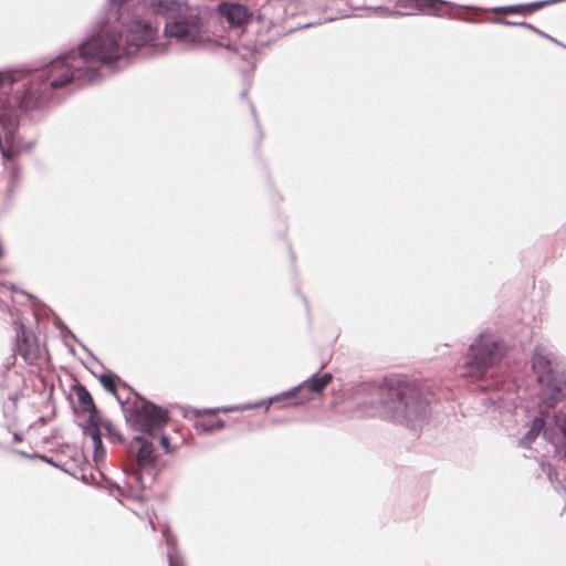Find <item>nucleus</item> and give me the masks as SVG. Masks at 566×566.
Here are the masks:
<instances>
[{
	"mask_svg": "<svg viewBox=\"0 0 566 566\" xmlns=\"http://www.w3.org/2000/svg\"><path fill=\"white\" fill-rule=\"evenodd\" d=\"M154 36L153 27L140 20L126 25L125 36L109 19L101 22L98 31L82 42L76 52L62 53L53 60L38 63V108L52 98L48 96V90L56 91L70 83L77 86L95 83L102 77V66L112 71L123 70L139 50L147 55L165 53L166 45H148Z\"/></svg>",
	"mask_w": 566,
	"mask_h": 566,
	"instance_id": "f257e3e1",
	"label": "nucleus"
},
{
	"mask_svg": "<svg viewBox=\"0 0 566 566\" xmlns=\"http://www.w3.org/2000/svg\"><path fill=\"white\" fill-rule=\"evenodd\" d=\"M371 415L378 413L411 429L420 428L428 416V401L415 384L400 377H388L378 386H369Z\"/></svg>",
	"mask_w": 566,
	"mask_h": 566,
	"instance_id": "f03ea898",
	"label": "nucleus"
},
{
	"mask_svg": "<svg viewBox=\"0 0 566 566\" xmlns=\"http://www.w3.org/2000/svg\"><path fill=\"white\" fill-rule=\"evenodd\" d=\"M34 67H20L0 71V154L12 160L17 151L11 144L18 128L19 112L35 107V90L32 76Z\"/></svg>",
	"mask_w": 566,
	"mask_h": 566,
	"instance_id": "7ed1b4c3",
	"label": "nucleus"
},
{
	"mask_svg": "<svg viewBox=\"0 0 566 566\" xmlns=\"http://www.w3.org/2000/svg\"><path fill=\"white\" fill-rule=\"evenodd\" d=\"M155 12L166 17L165 35L176 42L200 45L205 42L198 10L180 0H147Z\"/></svg>",
	"mask_w": 566,
	"mask_h": 566,
	"instance_id": "20e7f679",
	"label": "nucleus"
},
{
	"mask_svg": "<svg viewBox=\"0 0 566 566\" xmlns=\"http://www.w3.org/2000/svg\"><path fill=\"white\" fill-rule=\"evenodd\" d=\"M98 379L103 387L115 395L123 406L126 421L130 423L134 430L154 436L163 429L168 419L167 410L147 401L137 394H135L136 399L133 402L122 400L116 392L117 376L112 371L102 374Z\"/></svg>",
	"mask_w": 566,
	"mask_h": 566,
	"instance_id": "39448f33",
	"label": "nucleus"
},
{
	"mask_svg": "<svg viewBox=\"0 0 566 566\" xmlns=\"http://www.w3.org/2000/svg\"><path fill=\"white\" fill-rule=\"evenodd\" d=\"M505 354V344L495 336L481 333L470 345L464 363V376L480 379L499 364Z\"/></svg>",
	"mask_w": 566,
	"mask_h": 566,
	"instance_id": "423d86ee",
	"label": "nucleus"
},
{
	"mask_svg": "<svg viewBox=\"0 0 566 566\" xmlns=\"http://www.w3.org/2000/svg\"><path fill=\"white\" fill-rule=\"evenodd\" d=\"M333 379V376L331 373H325L323 375L314 374L311 378L304 380L302 384H300L297 387H294L293 389L285 391L281 395H276L274 397L269 398L266 401H261L254 405H244V406H233V407H222L218 409H205V410H197V415L201 413H213L216 411H222V412H231V411H244L249 410L251 408L261 407L264 405H270L272 402L280 401L281 399H289L293 398L296 395H300L297 398V403L305 402L311 399V395H319L322 394L325 388L331 384Z\"/></svg>",
	"mask_w": 566,
	"mask_h": 566,
	"instance_id": "0eeeda50",
	"label": "nucleus"
},
{
	"mask_svg": "<svg viewBox=\"0 0 566 566\" xmlns=\"http://www.w3.org/2000/svg\"><path fill=\"white\" fill-rule=\"evenodd\" d=\"M129 453L135 457L138 470L135 468L130 469L128 474V483L138 485L140 490L146 488L144 481V473H148L153 479V470L156 464L155 448L151 442L143 437H135L129 443Z\"/></svg>",
	"mask_w": 566,
	"mask_h": 566,
	"instance_id": "6e6552de",
	"label": "nucleus"
},
{
	"mask_svg": "<svg viewBox=\"0 0 566 566\" xmlns=\"http://www.w3.org/2000/svg\"><path fill=\"white\" fill-rule=\"evenodd\" d=\"M75 395L78 403L83 408V411L88 415L87 424L83 427V432L92 441V447L94 449V460L99 462L104 460L106 455V449L103 446L101 430L97 423V408L93 401L92 395L83 385H77L75 387Z\"/></svg>",
	"mask_w": 566,
	"mask_h": 566,
	"instance_id": "1a4fd4ad",
	"label": "nucleus"
},
{
	"mask_svg": "<svg viewBox=\"0 0 566 566\" xmlns=\"http://www.w3.org/2000/svg\"><path fill=\"white\" fill-rule=\"evenodd\" d=\"M538 382L541 385L539 406L553 408L566 397V378L563 375L556 374Z\"/></svg>",
	"mask_w": 566,
	"mask_h": 566,
	"instance_id": "9d476101",
	"label": "nucleus"
},
{
	"mask_svg": "<svg viewBox=\"0 0 566 566\" xmlns=\"http://www.w3.org/2000/svg\"><path fill=\"white\" fill-rule=\"evenodd\" d=\"M397 3L405 8L413 9L416 13H423L436 17H446L447 7L453 8L454 4L452 2H448L444 0H397ZM400 14V12H396ZM411 13H401V15H410Z\"/></svg>",
	"mask_w": 566,
	"mask_h": 566,
	"instance_id": "9b49d317",
	"label": "nucleus"
},
{
	"mask_svg": "<svg viewBox=\"0 0 566 566\" xmlns=\"http://www.w3.org/2000/svg\"><path fill=\"white\" fill-rule=\"evenodd\" d=\"M13 326L15 331L14 353L20 355L27 364L32 366L35 364V353L31 350L25 325L22 321L15 318Z\"/></svg>",
	"mask_w": 566,
	"mask_h": 566,
	"instance_id": "f8f14e48",
	"label": "nucleus"
},
{
	"mask_svg": "<svg viewBox=\"0 0 566 566\" xmlns=\"http://www.w3.org/2000/svg\"><path fill=\"white\" fill-rule=\"evenodd\" d=\"M546 440L555 448V452L566 460V412H562L552 431H545Z\"/></svg>",
	"mask_w": 566,
	"mask_h": 566,
	"instance_id": "ddd939ff",
	"label": "nucleus"
},
{
	"mask_svg": "<svg viewBox=\"0 0 566 566\" xmlns=\"http://www.w3.org/2000/svg\"><path fill=\"white\" fill-rule=\"evenodd\" d=\"M532 368L537 375V380H546L547 377L556 375L553 371L552 354L545 349L536 348L532 356Z\"/></svg>",
	"mask_w": 566,
	"mask_h": 566,
	"instance_id": "4468645a",
	"label": "nucleus"
},
{
	"mask_svg": "<svg viewBox=\"0 0 566 566\" xmlns=\"http://www.w3.org/2000/svg\"><path fill=\"white\" fill-rule=\"evenodd\" d=\"M219 11L227 18L231 27L244 24L252 15L245 6L239 3H223L219 7Z\"/></svg>",
	"mask_w": 566,
	"mask_h": 566,
	"instance_id": "2eb2a0df",
	"label": "nucleus"
},
{
	"mask_svg": "<svg viewBox=\"0 0 566 566\" xmlns=\"http://www.w3.org/2000/svg\"><path fill=\"white\" fill-rule=\"evenodd\" d=\"M545 421L541 417H536L533 419L530 429L523 436V438L520 439L518 446L522 448H528L531 443L537 438V436L543 431L544 438L545 437Z\"/></svg>",
	"mask_w": 566,
	"mask_h": 566,
	"instance_id": "dca6fc26",
	"label": "nucleus"
},
{
	"mask_svg": "<svg viewBox=\"0 0 566 566\" xmlns=\"http://www.w3.org/2000/svg\"><path fill=\"white\" fill-rule=\"evenodd\" d=\"M97 423L101 430V434L104 433L107 436L108 440L113 443L122 442L123 436L117 430V428L108 420H102L97 417Z\"/></svg>",
	"mask_w": 566,
	"mask_h": 566,
	"instance_id": "f3484780",
	"label": "nucleus"
},
{
	"mask_svg": "<svg viewBox=\"0 0 566 566\" xmlns=\"http://www.w3.org/2000/svg\"><path fill=\"white\" fill-rule=\"evenodd\" d=\"M53 389L52 384H49L44 377L38 375V400L41 399L50 402Z\"/></svg>",
	"mask_w": 566,
	"mask_h": 566,
	"instance_id": "a211bd4d",
	"label": "nucleus"
},
{
	"mask_svg": "<svg viewBox=\"0 0 566 566\" xmlns=\"http://www.w3.org/2000/svg\"><path fill=\"white\" fill-rule=\"evenodd\" d=\"M501 23L503 24H506V25H518V27H523V28H526L531 31H533L534 33H536L537 35L542 36V38H545L552 42H554L555 44L557 45H560V46H564L559 41H557L555 38L551 36L549 34L538 30L536 27H534L533 24H530L527 22H511V21H507V20H504V19H500L499 20Z\"/></svg>",
	"mask_w": 566,
	"mask_h": 566,
	"instance_id": "6ab92c4d",
	"label": "nucleus"
},
{
	"mask_svg": "<svg viewBox=\"0 0 566 566\" xmlns=\"http://www.w3.org/2000/svg\"><path fill=\"white\" fill-rule=\"evenodd\" d=\"M196 429L201 433L211 432L213 430H220L224 427V421L219 419L217 421L197 420L195 423Z\"/></svg>",
	"mask_w": 566,
	"mask_h": 566,
	"instance_id": "aec40b11",
	"label": "nucleus"
},
{
	"mask_svg": "<svg viewBox=\"0 0 566 566\" xmlns=\"http://www.w3.org/2000/svg\"><path fill=\"white\" fill-rule=\"evenodd\" d=\"M543 467V471L546 472L547 474V478L548 480L552 482L553 486L556 489V490H559V488L562 486L560 482L558 481L557 479V473L556 471L554 470V468L551 465V464H542Z\"/></svg>",
	"mask_w": 566,
	"mask_h": 566,
	"instance_id": "412c9836",
	"label": "nucleus"
},
{
	"mask_svg": "<svg viewBox=\"0 0 566 566\" xmlns=\"http://www.w3.org/2000/svg\"><path fill=\"white\" fill-rule=\"evenodd\" d=\"M1 289H7V290H9V291H11V292H14V293H21V294H23V295H27L30 300L35 298V296H34L33 294H31V293H28V292H24V291L20 290V289L18 287V285H15V284H13V283H4V282H0V290H1Z\"/></svg>",
	"mask_w": 566,
	"mask_h": 566,
	"instance_id": "4be33fe9",
	"label": "nucleus"
},
{
	"mask_svg": "<svg viewBox=\"0 0 566 566\" xmlns=\"http://www.w3.org/2000/svg\"><path fill=\"white\" fill-rule=\"evenodd\" d=\"M169 566H185V563L180 556H178L175 549L168 551Z\"/></svg>",
	"mask_w": 566,
	"mask_h": 566,
	"instance_id": "5701e85b",
	"label": "nucleus"
},
{
	"mask_svg": "<svg viewBox=\"0 0 566 566\" xmlns=\"http://www.w3.org/2000/svg\"><path fill=\"white\" fill-rule=\"evenodd\" d=\"M55 325L61 328L62 336L66 338V336L75 339V335L62 323L60 318L56 317Z\"/></svg>",
	"mask_w": 566,
	"mask_h": 566,
	"instance_id": "b1692460",
	"label": "nucleus"
},
{
	"mask_svg": "<svg viewBox=\"0 0 566 566\" xmlns=\"http://www.w3.org/2000/svg\"><path fill=\"white\" fill-rule=\"evenodd\" d=\"M11 451L13 453L20 455V457L28 458V459H31V460H35V452L29 453L27 451L18 450V449H11Z\"/></svg>",
	"mask_w": 566,
	"mask_h": 566,
	"instance_id": "393cba45",
	"label": "nucleus"
},
{
	"mask_svg": "<svg viewBox=\"0 0 566 566\" xmlns=\"http://www.w3.org/2000/svg\"><path fill=\"white\" fill-rule=\"evenodd\" d=\"M160 444L165 448L167 453L171 451L169 439H168L167 436H161L160 437Z\"/></svg>",
	"mask_w": 566,
	"mask_h": 566,
	"instance_id": "a878e982",
	"label": "nucleus"
},
{
	"mask_svg": "<svg viewBox=\"0 0 566 566\" xmlns=\"http://www.w3.org/2000/svg\"><path fill=\"white\" fill-rule=\"evenodd\" d=\"M562 412H566V406H565V407H563L560 410H558V412L554 416V423H553L549 428H547V430H546V431H552V430H554V429H555V427H556V422H557V418H558V416H559Z\"/></svg>",
	"mask_w": 566,
	"mask_h": 566,
	"instance_id": "bb28decb",
	"label": "nucleus"
},
{
	"mask_svg": "<svg viewBox=\"0 0 566 566\" xmlns=\"http://www.w3.org/2000/svg\"><path fill=\"white\" fill-rule=\"evenodd\" d=\"M163 536L166 538V542H167L168 546H174L175 545L174 539L168 534V528H164L163 530Z\"/></svg>",
	"mask_w": 566,
	"mask_h": 566,
	"instance_id": "cd10ccee",
	"label": "nucleus"
},
{
	"mask_svg": "<svg viewBox=\"0 0 566 566\" xmlns=\"http://www.w3.org/2000/svg\"><path fill=\"white\" fill-rule=\"evenodd\" d=\"M38 460H41V461H44L46 463H50V464H53L55 467H57V464H55L54 462L51 461V459H49L48 457L45 455H41V454H38Z\"/></svg>",
	"mask_w": 566,
	"mask_h": 566,
	"instance_id": "c85d7f7f",
	"label": "nucleus"
},
{
	"mask_svg": "<svg viewBox=\"0 0 566 566\" xmlns=\"http://www.w3.org/2000/svg\"><path fill=\"white\" fill-rule=\"evenodd\" d=\"M23 439L22 434L21 433H13V442L18 443V442H21Z\"/></svg>",
	"mask_w": 566,
	"mask_h": 566,
	"instance_id": "c756f323",
	"label": "nucleus"
},
{
	"mask_svg": "<svg viewBox=\"0 0 566 566\" xmlns=\"http://www.w3.org/2000/svg\"><path fill=\"white\" fill-rule=\"evenodd\" d=\"M8 308V304L6 302L0 301V310Z\"/></svg>",
	"mask_w": 566,
	"mask_h": 566,
	"instance_id": "7c9ffc66",
	"label": "nucleus"
},
{
	"mask_svg": "<svg viewBox=\"0 0 566 566\" xmlns=\"http://www.w3.org/2000/svg\"><path fill=\"white\" fill-rule=\"evenodd\" d=\"M149 524H150V526H151L153 531H155V530H156V527H155V523H154V521H153V520H150V521H149Z\"/></svg>",
	"mask_w": 566,
	"mask_h": 566,
	"instance_id": "2f4dec72",
	"label": "nucleus"
},
{
	"mask_svg": "<svg viewBox=\"0 0 566 566\" xmlns=\"http://www.w3.org/2000/svg\"><path fill=\"white\" fill-rule=\"evenodd\" d=\"M31 310H32L33 316L35 317V305H32Z\"/></svg>",
	"mask_w": 566,
	"mask_h": 566,
	"instance_id": "473e14b6",
	"label": "nucleus"
},
{
	"mask_svg": "<svg viewBox=\"0 0 566 566\" xmlns=\"http://www.w3.org/2000/svg\"><path fill=\"white\" fill-rule=\"evenodd\" d=\"M36 311H38V316H39V315H40V311H41V308H40V304H39V303H38Z\"/></svg>",
	"mask_w": 566,
	"mask_h": 566,
	"instance_id": "72a5a7b5",
	"label": "nucleus"
},
{
	"mask_svg": "<svg viewBox=\"0 0 566 566\" xmlns=\"http://www.w3.org/2000/svg\"><path fill=\"white\" fill-rule=\"evenodd\" d=\"M17 399H18L17 397H13V398H12V401H13V403H14V405H15V402H17Z\"/></svg>",
	"mask_w": 566,
	"mask_h": 566,
	"instance_id": "f704fd0d",
	"label": "nucleus"
},
{
	"mask_svg": "<svg viewBox=\"0 0 566 566\" xmlns=\"http://www.w3.org/2000/svg\"><path fill=\"white\" fill-rule=\"evenodd\" d=\"M251 108H252L253 115H255V108L253 106Z\"/></svg>",
	"mask_w": 566,
	"mask_h": 566,
	"instance_id": "c9c22d12",
	"label": "nucleus"
}]
</instances>
